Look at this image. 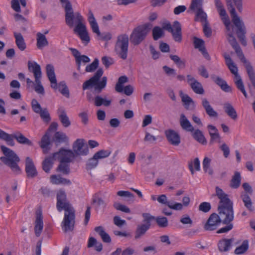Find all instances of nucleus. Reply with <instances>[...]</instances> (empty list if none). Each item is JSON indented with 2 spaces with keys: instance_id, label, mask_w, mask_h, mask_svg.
I'll list each match as a JSON object with an SVG mask.
<instances>
[{
  "instance_id": "f257e3e1",
  "label": "nucleus",
  "mask_w": 255,
  "mask_h": 255,
  "mask_svg": "<svg viewBox=\"0 0 255 255\" xmlns=\"http://www.w3.org/2000/svg\"><path fill=\"white\" fill-rule=\"evenodd\" d=\"M215 190V195L220 199L218 207L219 215L213 213L210 216L204 227L206 231L215 230L221 222L224 224H228L234 218L233 204L228 198V195L218 186L216 187Z\"/></svg>"
},
{
  "instance_id": "f03ea898",
  "label": "nucleus",
  "mask_w": 255,
  "mask_h": 255,
  "mask_svg": "<svg viewBox=\"0 0 255 255\" xmlns=\"http://www.w3.org/2000/svg\"><path fill=\"white\" fill-rule=\"evenodd\" d=\"M56 208L59 212L63 210L65 211L62 223L64 232L72 231L75 224V210L67 200L66 194L64 191L59 190L57 193Z\"/></svg>"
},
{
  "instance_id": "7ed1b4c3",
  "label": "nucleus",
  "mask_w": 255,
  "mask_h": 255,
  "mask_svg": "<svg viewBox=\"0 0 255 255\" xmlns=\"http://www.w3.org/2000/svg\"><path fill=\"white\" fill-rule=\"evenodd\" d=\"M84 19L79 12H74L73 9L65 12V22L70 27L75 26L74 32L77 34L82 41L87 44L90 40L87 27L84 23Z\"/></svg>"
},
{
  "instance_id": "20e7f679",
  "label": "nucleus",
  "mask_w": 255,
  "mask_h": 255,
  "mask_svg": "<svg viewBox=\"0 0 255 255\" xmlns=\"http://www.w3.org/2000/svg\"><path fill=\"white\" fill-rule=\"evenodd\" d=\"M228 9L230 11L232 21L237 28L236 33L241 44L246 46L247 42L246 38V27L243 21L238 15L232 0H226Z\"/></svg>"
},
{
  "instance_id": "39448f33",
  "label": "nucleus",
  "mask_w": 255,
  "mask_h": 255,
  "mask_svg": "<svg viewBox=\"0 0 255 255\" xmlns=\"http://www.w3.org/2000/svg\"><path fill=\"white\" fill-rule=\"evenodd\" d=\"M103 74V69L102 68L98 69L93 76L84 82L82 85L83 90H86L94 87L95 92L98 93H101L106 86L107 82V78L105 76L102 77V80L99 81Z\"/></svg>"
},
{
  "instance_id": "423d86ee",
  "label": "nucleus",
  "mask_w": 255,
  "mask_h": 255,
  "mask_svg": "<svg viewBox=\"0 0 255 255\" xmlns=\"http://www.w3.org/2000/svg\"><path fill=\"white\" fill-rule=\"evenodd\" d=\"M0 149L4 155V156L0 157V160L10 167L13 172L16 174L19 173L20 169L17 163L20 160L18 156L13 150L4 145H1Z\"/></svg>"
},
{
  "instance_id": "0eeeda50",
  "label": "nucleus",
  "mask_w": 255,
  "mask_h": 255,
  "mask_svg": "<svg viewBox=\"0 0 255 255\" xmlns=\"http://www.w3.org/2000/svg\"><path fill=\"white\" fill-rule=\"evenodd\" d=\"M47 76L50 82L51 87L54 90L58 89L60 93L67 98L69 97V91L64 81L60 82L58 84L56 78L54 68L51 64H47L46 67Z\"/></svg>"
},
{
  "instance_id": "6e6552de",
  "label": "nucleus",
  "mask_w": 255,
  "mask_h": 255,
  "mask_svg": "<svg viewBox=\"0 0 255 255\" xmlns=\"http://www.w3.org/2000/svg\"><path fill=\"white\" fill-rule=\"evenodd\" d=\"M129 37L127 34H121L117 36L114 50L120 58L126 60L128 57Z\"/></svg>"
},
{
  "instance_id": "1a4fd4ad",
  "label": "nucleus",
  "mask_w": 255,
  "mask_h": 255,
  "mask_svg": "<svg viewBox=\"0 0 255 255\" xmlns=\"http://www.w3.org/2000/svg\"><path fill=\"white\" fill-rule=\"evenodd\" d=\"M27 66L29 71L33 73L35 78V84L34 87L35 91L39 94L44 95L45 91L41 82L42 73L40 65L35 62H32L29 61Z\"/></svg>"
},
{
  "instance_id": "9d476101",
  "label": "nucleus",
  "mask_w": 255,
  "mask_h": 255,
  "mask_svg": "<svg viewBox=\"0 0 255 255\" xmlns=\"http://www.w3.org/2000/svg\"><path fill=\"white\" fill-rule=\"evenodd\" d=\"M150 29V25L147 24L134 28L129 36L131 43L134 46L140 44L146 37Z\"/></svg>"
},
{
  "instance_id": "9b49d317",
  "label": "nucleus",
  "mask_w": 255,
  "mask_h": 255,
  "mask_svg": "<svg viewBox=\"0 0 255 255\" xmlns=\"http://www.w3.org/2000/svg\"><path fill=\"white\" fill-rule=\"evenodd\" d=\"M163 28L171 33L173 38L175 41L178 42L181 41V25L179 21L177 20L174 21L172 25L169 22L164 23L163 24Z\"/></svg>"
},
{
  "instance_id": "f8f14e48",
  "label": "nucleus",
  "mask_w": 255,
  "mask_h": 255,
  "mask_svg": "<svg viewBox=\"0 0 255 255\" xmlns=\"http://www.w3.org/2000/svg\"><path fill=\"white\" fill-rule=\"evenodd\" d=\"M58 127V124L56 122H52L50 125L48 131L42 137L39 143L40 147L42 149L43 153L47 154L51 149V141L49 131L56 130Z\"/></svg>"
},
{
  "instance_id": "ddd939ff",
  "label": "nucleus",
  "mask_w": 255,
  "mask_h": 255,
  "mask_svg": "<svg viewBox=\"0 0 255 255\" xmlns=\"http://www.w3.org/2000/svg\"><path fill=\"white\" fill-rule=\"evenodd\" d=\"M53 157L55 159H57L60 162L70 163L74 159L75 156L74 153L70 149H65L61 148L59 151L54 153Z\"/></svg>"
},
{
  "instance_id": "4468645a",
  "label": "nucleus",
  "mask_w": 255,
  "mask_h": 255,
  "mask_svg": "<svg viewBox=\"0 0 255 255\" xmlns=\"http://www.w3.org/2000/svg\"><path fill=\"white\" fill-rule=\"evenodd\" d=\"M72 151L76 156H85L89 153L88 145L85 143V140L82 138L76 139L72 146Z\"/></svg>"
},
{
  "instance_id": "2eb2a0df",
  "label": "nucleus",
  "mask_w": 255,
  "mask_h": 255,
  "mask_svg": "<svg viewBox=\"0 0 255 255\" xmlns=\"http://www.w3.org/2000/svg\"><path fill=\"white\" fill-rule=\"evenodd\" d=\"M158 202L162 204L167 205L170 209L175 210H181L183 205L181 203H176L171 201H168L165 195L162 194L158 196L157 198Z\"/></svg>"
},
{
  "instance_id": "dca6fc26",
  "label": "nucleus",
  "mask_w": 255,
  "mask_h": 255,
  "mask_svg": "<svg viewBox=\"0 0 255 255\" xmlns=\"http://www.w3.org/2000/svg\"><path fill=\"white\" fill-rule=\"evenodd\" d=\"M187 79V83L195 93L201 95L204 93V88L200 82H198L191 75H188Z\"/></svg>"
},
{
  "instance_id": "f3484780",
  "label": "nucleus",
  "mask_w": 255,
  "mask_h": 255,
  "mask_svg": "<svg viewBox=\"0 0 255 255\" xmlns=\"http://www.w3.org/2000/svg\"><path fill=\"white\" fill-rule=\"evenodd\" d=\"M165 135L171 144L177 146L180 144V136L177 131L171 129H167L165 131Z\"/></svg>"
},
{
  "instance_id": "a211bd4d",
  "label": "nucleus",
  "mask_w": 255,
  "mask_h": 255,
  "mask_svg": "<svg viewBox=\"0 0 255 255\" xmlns=\"http://www.w3.org/2000/svg\"><path fill=\"white\" fill-rule=\"evenodd\" d=\"M25 172L29 178H33L37 175V171L31 158L27 157L25 160Z\"/></svg>"
},
{
  "instance_id": "6ab92c4d",
  "label": "nucleus",
  "mask_w": 255,
  "mask_h": 255,
  "mask_svg": "<svg viewBox=\"0 0 255 255\" xmlns=\"http://www.w3.org/2000/svg\"><path fill=\"white\" fill-rule=\"evenodd\" d=\"M43 228V216L41 211L37 212L35 221L34 232L35 236L39 237Z\"/></svg>"
},
{
  "instance_id": "aec40b11",
  "label": "nucleus",
  "mask_w": 255,
  "mask_h": 255,
  "mask_svg": "<svg viewBox=\"0 0 255 255\" xmlns=\"http://www.w3.org/2000/svg\"><path fill=\"white\" fill-rule=\"evenodd\" d=\"M234 241L233 239H223L220 240L218 243V249L221 253L229 252L232 246Z\"/></svg>"
},
{
  "instance_id": "412c9836",
  "label": "nucleus",
  "mask_w": 255,
  "mask_h": 255,
  "mask_svg": "<svg viewBox=\"0 0 255 255\" xmlns=\"http://www.w3.org/2000/svg\"><path fill=\"white\" fill-rule=\"evenodd\" d=\"M211 79L224 92H232L231 87L229 86L226 81L223 79L222 78H221V77L217 76L215 75H213L211 76Z\"/></svg>"
},
{
  "instance_id": "4be33fe9",
  "label": "nucleus",
  "mask_w": 255,
  "mask_h": 255,
  "mask_svg": "<svg viewBox=\"0 0 255 255\" xmlns=\"http://www.w3.org/2000/svg\"><path fill=\"white\" fill-rule=\"evenodd\" d=\"M193 43L194 47L198 49L199 51L202 52L205 58L208 60L210 59V56L204 46V40L202 39L194 37L193 38Z\"/></svg>"
},
{
  "instance_id": "5701e85b",
  "label": "nucleus",
  "mask_w": 255,
  "mask_h": 255,
  "mask_svg": "<svg viewBox=\"0 0 255 255\" xmlns=\"http://www.w3.org/2000/svg\"><path fill=\"white\" fill-rule=\"evenodd\" d=\"M59 120L62 126L68 128L71 125V122L67 115L66 112L63 108H59L57 110Z\"/></svg>"
},
{
  "instance_id": "b1692460",
  "label": "nucleus",
  "mask_w": 255,
  "mask_h": 255,
  "mask_svg": "<svg viewBox=\"0 0 255 255\" xmlns=\"http://www.w3.org/2000/svg\"><path fill=\"white\" fill-rule=\"evenodd\" d=\"M88 20L90 23L92 31L97 34L98 36H100L101 32L98 24L96 20L93 13L91 10H89L88 12Z\"/></svg>"
},
{
  "instance_id": "393cba45",
  "label": "nucleus",
  "mask_w": 255,
  "mask_h": 255,
  "mask_svg": "<svg viewBox=\"0 0 255 255\" xmlns=\"http://www.w3.org/2000/svg\"><path fill=\"white\" fill-rule=\"evenodd\" d=\"M202 105L203 107L206 114L211 118H217L218 114L211 106L208 100L206 98L202 99Z\"/></svg>"
},
{
  "instance_id": "a878e982",
  "label": "nucleus",
  "mask_w": 255,
  "mask_h": 255,
  "mask_svg": "<svg viewBox=\"0 0 255 255\" xmlns=\"http://www.w3.org/2000/svg\"><path fill=\"white\" fill-rule=\"evenodd\" d=\"M179 123L181 128L183 130L187 131L193 132L194 130V127L183 114L180 115Z\"/></svg>"
},
{
  "instance_id": "bb28decb",
  "label": "nucleus",
  "mask_w": 255,
  "mask_h": 255,
  "mask_svg": "<svg viewBox=\"0 0 255 255\" xmlns=\"http://www.w3.org/2000/svg\"><path fill=\"white\" fill-rule=\"evenodd\" d=\"M13 138L15 139L20 144H26L29 146L33 145V143L31 141L24 136L19 131H16L11 134V139L13 140Z\"/></svg>"
},
{
  "instance_id": "cd10ccee",
  "label": "nucleus",
  "mask_w": 255,
  "mask_h": 255,
  "mask_svg": "<svg viewBox=\"0 0 255 255\" xmlns=\"http://www.w3.org/2000/svg\"><path fill=\"white\" fill-rule=\"evenodd\" d=\"M240 198L245 208L250 212H254L255 207L250 195H247L246 193H241Z\"/></svg>"
},
{
  "instance_id": "c85d7f7f",
  "label": "nucleus",
  "mask_w": 255,
  "mask_h": 255,
  "mask_svg": "<svg viewBox=\"0 0 255 255\" xmlns=\"http://www.w3.org/2000/svg\"><path fill=\"white\" fill-rule=\"evenodd\" d=\"M14 37L15 39V44L20 51H24L26 48V44L22 35L20 33L14 32Z\"/></svg>"
},
{
  "instance_id": "c756f323",
  "label": "nucleus",
  "mask_w": 255,
  "mask_h": 255,
  "mask_svg": "<svg viewBox=\"0 0 255 255\" xmlns=\"http://www.w3.org/2000/svg\"><path fill=\"white\" fill-rule=\"evenodd\" d=\"M150 227L145 224H139L137 226L134 233V239H139L143 237Z\"/></svg>"
},
{
  "instance_id": "7c9ffc66",
  "label": "nucleus",
  "mask_w": 255,
  "mask_h": 255,
  "mask_svg": "<svg viewBox=\"0 0 255 255\" xmlns=\"http://www.w3.org/2000/svg\"><path fill=\"white\" fill-rule=\"evenodd\" d=\"M181 97L184 107L187 110H192L195 108V104L194 102L188 95H181Z\"/></svg>"
},
{
  "instance_id": "2f4dec72",
  "label": "nucleus",
  "mask_w": 255,
  "mask_h": 255,
  "mask_svg": "<svg viewBox=\"0 0 255 255\" xmlns=\"http://www.w3.org/2000/svg\"><path fill=\"white\" fill-rule=\"evenodd\" d=\"M51 182L53 184L70 185L71 182L70 180L62 177L59 175H52L50 176Z\"/></svg>"
},
{
  "instance_id": "473e14b6",
  "label": "nucleus",
  "mask_w": 255,
  "mask_h": 255,
  "mask_svg": "<svg viewBox=\"0 0 255 255\" xmlns=\"http://www.w3.org/2000/svg\"><path fill=\"white\" fill-rule=\"evenodd\" d=\"M242 177L239 172H235L230 181V187L233 189H238L241 183Z\"/></svg>"
},
{
  "instance_id": "72a5a7b5",
  "label": "nucleus",
  "mask_w": 255,
  "mask_h": 255,
  "mask_svg": "<svg viewBox=\"0 0 255 255\" xmlns=\"http://www.w3.org/2000/svg\"><path fill=\"white\" fill-rule=\"evenodd\" d=\"M224 109L226 113L233 120H236L238 116L237 112L233 106L230 103H225Z\"/></svg>"
},
{
  "instance_id": "f704fd0d",
  "label": "nucleus",
  "mask_w": 255,
  "mask_h": 255,
  "mask_svg": "<svg viewBox=\"0 0 255 255\" xmlns=\"http://www.w3.org/2000/svg\"><path fill=\"white\" fill-rule=\"evenodd\" d=\"M55 160L53 157V154L52 156L46 157L44 160L42 162V169L46 173H49L50 169L52 168L53 160Z\"/></svg>"
},
{
  "instance_id": "c9c22d12",
  "label": "nucleus",
  "mask_w": 255,
  "mask_h": 255,
  "mask_svg": "<svg viewBox=\"0 0 255 255\" xmlns=\"http://www.w3.org/2000/svg\"><path fill=\"white\" fill-rule=\"evenodd\" d=\"M95 231L99 234L104 242L109 243L111 242L110 236L105 232L103 227L98 226L96 227Z\"/></svg>"
},
{
  "instance_id": "e433bc0d",
  "label": "nucleus",
  "mask_w": 255,
  "mask_h": 255,
  "mask_svg": "<svg viewBox=\"0 0 255 255\" xmlns=\"http://www.w3.org/2000/svg\"><path fill=\"white\" fill-rule=\"evenodd\" d=\"M37 43L36 45L38 48L41 49L43 47L46 46L48 44V42L45 36L40 32L37 33Z\"/></svg>"
},
{
  "instance_id": "4c0bfd02",
  "label": "nucleus",
  "mask_w": 255,
  "mask_h": 255,
  "mask_svg": "<svg viewBox=\"0 0 255 255\" xmlns=\"http://www.w3.org/2000/svg\"><path fill=\"white\" fill-rule=\"evenodd\" d=\"M0 139L6 142L8 145L13 146L15 145L14 140L11 139V134H8L0 129Z\"/></svg>"
},
{
  "instance_id": "58836bf2",
  "label": "nucleus",
  "mask_w": 255,
  "mask_h": 255,
  "mask_svg": "<svg viewBox=\"0 0 255 255\" xmlns=\"http://www.w3.org/2000/svg\"><path fill=\"white\" fill-rule=\"evenodd\" d=\"M192 133L193 137L199 142L205 144L207 143V140L204 137L203 132L200 129L194 130Z\"/></svg>"
},
{
  "instance_id": "ea45409f",
  "label": "nucleus",
  "mask_w": 255,
  "mask_h": 255,
  "mask_svg": "<svg viewBox=\"0 0 255 255\" xmlns=\"http://www.w3.org/2000/svg\"><path fill=\"white\" fill-rule=\"evenodd\" d=\"M128 81V77L126 76H122L119 77L118 81L116 85L115 90L119 93L123 92V84Z\"/></svg>"
},
{
  "instance_id": "a19ab883",
  "label": "nucleus",
  "mask_w": 255,
  "mask_h": 255,
  "mask_svg": "<svg viewBox=\"0 0 255 255\" xmlns=\"http://www.w3.org/2000/svg\"><path fill=\"white\" fill-rule=\"evenodd\" d=\"M67 140L68 137L64 133L60 131H57L55 132L54 140L57 145L60 143L66 141Z\"/></svg>"
},
{
  "instance_id": "79ce46f5",
  "label": "nucleus",
  "mask_w": 255,
  "mask_h": 255,
  "mask_svg": "<svg viewBox=\"0 0 255 255\" xmlns=\"http://www.w3.org/2000/svg\"><path fill=\"white\" fill-rule=\"evenodd\" d=\"M111 104V100H106L100 96H96L95 98V105L97 107H100L102 105L108 107Z\"/></svg>"
},
{
  "instance_id": "37998d69",
  "label": "nucleus",
  "mask_w": 255,
  "mask_h": 255,
  "mask_svg": "<svg viewBox=\"0 0 255 255\" xmlns=\"http://www.w3.org/2000/svg\"><path fill=\"white\" fill-rule=\"evenodd\" d=\"M203 0H192L189 8L195 12L203 9Z\"/></svg>"
},
{
  "instance_id": "c03bdc74",
  "label": "nucleus",
  "mask_w": 255,
  "mask_h": 255,
  "mask_svg": "<svg viewBox=\"0 0 255 255\" xmlns=\"http://www.w3.org/2000/svg\"><path fill=\"white\" fill-rule=\"evenodd\" d=\"M69 163L67 162H60L57 168V171L60 172L64 175H68L70 171Z\"/></svg>"
},
{
  "instance_id": "a18cd8bd",
  "label": "nucleus",
  "mask_w": 255,
  "mask_h": 255,
  "mask_svg": "<svg viewBox=\"0 0 255 255\" xmlns=\"http://www.w3.org/2000/svg\"><path fill=\"white\" fill-rule=\"evenodd\" d=\"M211 161L209 158L205 157L203 161V168L205 172L208 173L210 175H212L213 170L210 166Z\"/></svg>"
},
{
  "instance_id": "49530a36",
  "label": "nucleus",
  "mask_w": 255,
  "mask_h": 255,
  "mask_svg": "<svg viewBox=\"0 0 255 255\" xmlns=\"http://www.w3.org/2000/svg\"><path fill=\"white\" fill-rule=\"evenodd\" d=\"M249 248V242L248 240H245L242 245L237 247L235 250V254L236 255H241L245 253Z\"/></svg>"
},
{
  "instance_id": "de8ad7c7",
  "label": "nucleus",
  "mask_w": 255,
  "mask_h": 255,
  "mask_svg": "<svg viewBox=\"0 0 255 255\" xmlns=\"http://www.w3.org/2000/svg\"><path fill=\"white\" fill-rule=\"evenodd\" d=\"M196 14V20H199L202 22H206L207 21V15L203 9H199L195 12Z\"/></svg>"
},
{
  "instance_id": "09e8293b",
  "label": "nucleus",
  "mask_w": 255,
  "mask_h": 255,
  "mask_svg": "<svg viewBox=\"0 0 255 255\" xmlns=\"http://www.w3.org/2000/svg\"><path fill=\"white\" fill-rule=\"evenodd\" d=\"M155 221L160 228H164L168 226V221L166 217L158 216L155 217Z\"/></svg>"
},
{
  "instance_id": "8fccbe9b",
  "label": "nucleus",
  "mask_w": 255,
  "mask_h": 255,
  "mask_svg": "<svg viewBox=\"0 0 255 255\" xmlns=\"http://www.w3.org/2000/svg\"><path fill=\"white\" fill-rule=\"evenodd\" d=\"M170 59L174 61L179 68H184L185 67V60H181V58L176 55H170Z\"/></svg>"
},
{
  "instance_id": "3c124183",
  "label": "nucleus",
  "mask_w": 255,
  "mask_h": 255,
  "mask_svg": "<svg viewBox=\"0 0 255 255\" xmlns=\"http://www.w3.org/2000/svg\"><path fill=\"white\" fill-rule=\"evenodd\" d=\"M98 159L94 154L93 157L90 158L86 164V168L88 170H91L95 168L98 164Z\"/></svg>"
},
{
  "instance_id": "603ef678",
  "label": "nucleus",
  "mask_w": 255,
  "mask_h": 255,
  "mask_svg": "<svg viewBox=\"0 0 255 255\" xmlns=\"http://www.w3.org/2000/svg\"><path fill=\"white\" fill-rule=\"evenodd\" d=\"M92 203L95 204V208L98 210L101 206L105 207L106 204L105 202L101 197L95 196L92 199Z\"/></svg>"
},
{
  "instance_id": "864d4df0",
  "label": "nucleus",
  "mask_w": 255,
  "mask_h": 255,
  "mask_svg": "<svg viewBox=\"0 0 255 255\" xmlns=\"http://www.w3.org/2000/svg\"><path fill=\"white\" fill-rule=\"evenodd\" d=\"M90 61V59L86 55H80L79 57L76 59V63L77 66V70L80 71L81 63H87Z\"/></svg>"
},
{
  "instance_id": "5fc2aeb1",
  "label": "nucleus",
  "mask_w": 255,
  "mask_h": 255,
  "mask_svg": "<svg viewBox=\"0 0 255 255\" xmlns=\"http://www.w3.org/2000/svg\"><path fill=\"white\" fill-rule=\"evenodd\" d=\"M99 59L95 58L93 62L90 64L88 65L85 69L86 72H94L99 66Z\"/></svg>"
},
{
  "instance_id": "6e6d98bb",
  "label": "nucleus",
  "mask_w": 255,
  "mask_h": 255,
  "mask_svg": "<svg viewBox=\"0 0 255 255\" xmlns=\"http://www.w3.org/2000/svg\"><path fill=\"white\" fill-rule=\"evenodd\" d=\"M142 216L143 218V222L144 223V224L146 226H148V227H150L151 226V221L152 220H155V217L152 216L149 213H144L142 214Z\"/></svg>"
},
{
  "instance_id": "4d7b16f0",
  "label": "nucleus",
  "mask_w": 255,
  "mask_h": 255,
  "mask_svg": "<svg viewBox=\"0 0 255 255\" xmlns=\"http://www.w3.org/2000/svg\"><path fill=\"white\" fill-rule=\"evenodd\" d=\"M39 114L44 122L48 123L51 121L50 114L46 108L43 109Z\"/></svg>"
},
{
  "instance_id": "13d9d810",
  "label": "nucleus",
  "mask_w": 255,
  "mask_h": 255,
  "mask_svg": "<svg viewBox=\"0 0 255 255\" xmlns=\"http://www.w3.org/2000/svg\"><path fill=\"white\" fill-rule=\"evenodd\" d=\"M110 150H100L96 152L94 154L96 156L98 159L106 158L108 157L111 153Z\"/></svg>"
},
{
  "instance_id": "bf43d9fd",
  "label": "nucleus",
  "mask_w": 255,
  "mask_h": 255,
  "mask_svg": "<svg viewBox=\"0 0 255 255\" xmlns=\"http://www.w3.org/2000/svg\"><path fill=\"white\" fill-rule=\"evenodd\" d=\"M113 207L116 210L125 213H129L130 212V210L128 207L118 202H115L113 204Z\"/></svg>"
},
{
  "instance_id": "052dcab7",
  "label": "nucleus",
  "mask_w": 255,
  "mask_h": 255,
  "mask_svg": "<svg viewBox=\"0 0 255 255\" xmlns=\"http://www.w3.org/2000/svg\"><path fill=\"white\" fill-rule=\"evenodd\" d=\"M163 34V31L159 26H155L152 30V35L154 40H157L160 38Z\"/></svg>"
},
{
  "instance_id": "680f3d73",
  "label": "nucleus",
  "mask_w": 255,
  "mask_h": 255,
  "mask_svg": "<svg viewBox=\"0 0 255 255\" xmlns=\"http://www.w3.org/2000/svg\"><path fill=\"white\" fill-rule=\"evenodd\" d=\"M31 107L33 111L37 114H39L43 110L37 101L34 99L31 101Z\"/></svg>"
},
{
  "instance_id": "e2e57ef3",
  "label": "nucleus",
  "mask_w": 255,
  "mask_h": 255,
  "mask_svg": "<svg viewBox=\"0 0 255 255\" xmlns=\"http://www.w3.org/2000/svg\"><path fill=\"white\" fill-rule=\"evenodd\" d=\"M211 209V206L210 203L204 202L201 203L199 206V210L204 213L208 212Z\"/></svg>"
},
{
  "instance_id": "0e129e2a",
  "label": "nucleus",
  "mask_w": 255,
  "mask_h": 255,
  "mask_svg": "<svg viewBox=\"0 0 255 255\" xmlns=\"http://www.w3.org/2000/svg\"><path fill=\"white\" fill-rule=\"evenodd\" d=\"M235 85L239 90H240L245 97L246 98H248V94L245 90V86L243 81H238L236 82Z\"/></svg>"
},
{
  "instance_id": "69168bd1",
  "label": "nucleus",
  "mask_w": 255,
  "mask_h": 255,
  "mask_svg": "<svg viewBox=\"0 0 255 255\" xmlns=\"http://www.w3.org/2000/svg\"><path fill=\"white\" fill-rule=\"evenodd\" d=\"M163 69L165 74L168 76L174 77L176 75L175 70L167 66H164L163 67Z\"/></svg>"
},
{
  "instance_id": "338daca9",
  "label": "nucleus",
  "mask_w": 255,
  "mask_h": 255,
  "mask_svg": "<svg viewBox=\"0 0 255 255\" xmlns=\"http://www.w3.org/2000/svg\"><path fill=\"white\" fill-rule=\"evenodd\" d=\"M243 188L244 189V192H242L241 193H246L247 195H252L253 193V190L251 186L248 183H244L242 185Z\"/></svg>"
},
{
  "instance_id": "774afa93",
  "label": "nucleus",
  "mask_w": 255,
  "mask_h": 255,
  "mask_svg": "<svg viewBox=\"0 0 255 255\" xmlns=\"http://www.w3.org/2000/svg\"><path fill=\"white\" fill-rule=\"evenodd\" d=\"M102 62L106 68H109L114 63L113 58L106 56L102 58Z\"/></svg>"
}]
</instances>
